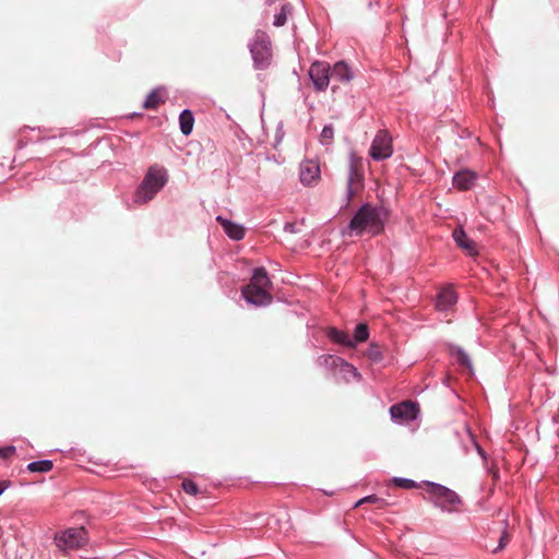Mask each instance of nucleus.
<instances>
[{
    "label": "nucleus",
    "instance_id": "obj_12",
    "mask_svg": "<svg viewBox=\"0 0 559 559\" xmlns=\"http://www.w3.org/2000/svg\"><path fill=\"white\" fill-rule=\"evenodd\" d=\"M457 301V294L451 287L441 289L436 298V308L439 311H448Z\"/></svg>",
    "mask_w": 559,
    "mask_h": 559
},
{
    "label": "nucleus",
    "instance_id": "obj_17",
    "mask_svg": "<svg viewBox=\"0 0 559 559\" xmlns=\"http://www.w3.org/2000/svg\"><path fill=\"white\" fill-rule=\"evenodd\" d=\"M357 168H356V158L355 154L350 153L349 155V166H348V175H347V181H346V193H345V204L344 206H348L350 203V200L354 195V189L353 183L356 177Z\"/></svg>",
    "mask_w": 559,
    "mask_h": 559
},
{
    "label": "nucleus",
    "instance_id": "obj_13",
    "mask_svg": "<svg viewBox=\"0 0 559 559\" xmlns=\"http://www.w3.org/2000/svg\"><path fill=\"white\" fill-rule=\"evenodd\" d=\"M330 74L331 80L337 81V82H349L353 76V70L345 61H337L333 64L332 68H330Z\"/></svg>",
    "mask_w": 559,
    "mask_h": 559
},
{
    "label": "nucleus",
    "instance_id": "obj_34",
    "mask_svg": "<svg viewBox=\"0 0 559 559\" xmlns=\"http://www.w3.org/2000/svg\"><path fill=\"white\" fill-rule=\"evenodd\" d=\"M475 447H476V450H477V453L484 459V460H487V454L486 452L484 451V449L481 447H479L476 442H475Z\"/></svg>",
    "mask_w": 559,
    "mask_h": 559
},
{
    "label": "nucleus",
    "instance_id": "obj_21",
    "mask_svg": "<svg viewBox=\"0 0 559 559\" xmlns=\"http://www.w3.org/2000/svg\"><path fill=\"white\" fill-rule=\"evenodd\" d=\"M52 467L53 462L51 460H38L28 463L26 471L29 473H48Z\"/></svg>",
    "mask_w": 559,
    "mask_h": 559
},
{
    "label": "nucleus",
    "instance_id": "obj_38",
    "mask_svg": "<svg viewBox=\"0 0 559 559\" xmlns=\"http://www.w3.org/2000/svg\"><path fill=\"white\" fill-rule=\"evenodd\" d=\"M47 139L48 138H39V139L36 140V142H43V141L47 140Z\"/></svg>",
    "mask_w": 559,
    "mask_h": 559
},
{
    "label": "nucleus",
    "instance_id": "obj_33",
    "mask_svg": "<svg viewBox=\"0 0 559 559\" xmlns=\"http://www.w3.org/2000/svg\"><path fill=\"white\" fill-rule=\"evenodd\" d=\"M11 486L10 480H0V496Z\"/></svg>",
    "mask_w": 559,
    "mask_h": 559
},
{
    "label": "nucleus",
    "instance_id": "obj_9",
    "mask_svg": "<svg viewBox=\"0 0 559 559\" xmlns=\"http://www.w3.org/2000/svg\"><path fill=\"white\" fill-rule=\"evenodd\" d=\"M419 414V407L416 402H402L390 407V416L395 424H405L413 421Z\"/></svg>",
    "mask_w": 559,
    "mask_h": 559
},
{
    "label": "nucleus",
    "instance_id": "obj_26",
    "mask_svg": "<svg viewBox=\"0 0 559 559\" xmlns=\"http://www.w3.org/2000/svg\"><path fill=\"white\" fill-rule=\"evenodd\" d=\"M367 357L374 364L381 362L383 359L382 352L377 344H370L367 350Z\"/></svg>",
    "mask_w": 559,
    "mask_h": 559
},
{
    "label": "nucleus",
    "instance_id": "obj_1",
    "mask_svg": "<svg viewBox=\"0 0 559 559\" xmlns=\"http://www.w3.org/2000/svg\"><path fill=\"white\" fill-rule=\"evenodd\" d=\"M389 218V211L382 205L365 202L353 215L347 226L341 230L343 237H361L380 235Z\"/></svg>",
    "mask_w": 559,
    "mask_h": 559
},
{
    "label": "nucleus",
    "instance_id": "obj_14",
    "mask_svg": "<svg viewBox=\"0 0 559 559\" xmlns=\"http://www.w3.org/2000/svg\"><path fill=\"white\" fill-rule=\"evenodd\" d=\"M320 176V167L312 160H306L300 164V181L304 185H311Z\"/></svg>",
    "mask_w": 559,
    "mask_h": 559
},
{
    "label": "nucleus",
    "instance_id": "obj_10",
    "mask_svg": "<svg viewBox=\"0 0 559 559\" xmlns=\"http://www.w3.org/2000/svg\"><path fill=\"white\" fill-rule=\"evenodd\" d=\"M308 75L318 92H323L328 88L331 74L330 66L324 61H314L308 71Z\"/></svg>",
    "mask_w": 559,
    "mask_h": 559
},
{
    "label": "nucleus",
    "instance_id": "obj_15",
    "mask_svg": "<svg viewBox=\"0 0 559 559\" xmlns=\"http://www.w3.org/2000/svg\"><path fill=\"white\" fill-rule=\"evenodd\" d=\"M452 237L455 243L461 249L465 250L469 255H474L477 253L475 242L466 235L463 227H456L452 233Z\"/></svg>",
    "mask_w": 559,
    "mask_h": 559
},
{
    "label": "nucleus",
    "instance_id": "obj_16",
    "mask_svg": "<svg viewBox=\"0 0 559 559\" xmlns=\"http://www.w3.org/2000/svg\"><path fill=\"white\" fill-rule=\"evenodd\" d=\"M477 179V176L474 171L464 169L455 173L453 176V186L460 190H468L471 189Z\"/></svg>",
    "mask_w": 559,
    "mask_h": 559
},
{
    "label": "nucleus",
    "instance_id": "obj_24",
    "mask_svg": "<svg viewBox=\"0 0 559 559\" xmlns=\"http://www.w3.org/2000/svg\"><path fill=\"white\" fill-rule=\"evenodd\" d=\"M368 337H369L368 324L365 322L358 323L354 330V340L353 341L355 342V344L366 342L368 340Z\"/></svg>",
    "mask_w": 559,
    "mask_h": 559
},
{
    "label": "nucleus",
    "instance_id": "obj_5",
    "mask_svg": "<svg viewBox=\"0 0 559 559\" xmlns=\"http://www.w3.org/2000/svg\"><path fill=\"white\" fill-rule=\"evenodd\" d=\"M248 47L255 70H265L271 66L273 57L272 44L264 31L257 29Z\"/></svg>",
    "mask_w": 559,
    "mask_h": 559
},
{
    "label": "nucleus",
    "instance_id": "obj_7",
    "mask_svg": "<svg viewBox=\"0 0 559 559\" xmlns=\"http://www.w3.org/2000/svg\"><path fill=\"white\" fill-rule=\"evenodd\" d=\"M55 539L58 548L66 552L86 545L87 532L83 527L69 528L57 534Z\"/></svg>",
    "mask_w": 559,
    "mask_h": 559
},
{
    "label": "nucleus",
    "instance_id": "obj_36",
    "mask_svg": "<svg viewBox=\"0 0 559 559\" xmlns=\"http://www.w3.org/2000/svg\"><path fill=\"white\" fill-rule=\"evenodd\" d=\"M491 475H492V478L497 479L499 477V472L498 471H490Z\"/></svg>",
    "mask_w": 559,
    "mask_h": 559
},
{
    "label": "nucleus",
    "instance_id": "obj_19",
    "mask_svg": "<svg viewBox=\"0 0 559 559\" xmlns=\"http://www.w3.org/2000/svg\"><path fill=\"white\" fill-rule=\"evenodd\" d=\"M194 124V115L192 110L186 108L179 114V127L183 135L188 136L191 134Z\"/></svg>",
    "mask_w": 559,
    "mask_h": 559
},
{
    "label": "nucleus",
    "instance_id": "obj_32",
    "mask_svg": "<svg viewBox=\"0 0 559 559\" xmlns=\"http://www.w3.org/2000/svg\"><path fill=\"white\" fill-rule=\"evenodd\" d=\"M284 231L289 234H297L299 233V229L297 228V225L293 222H286L284 224Z\"/></svg>",
    "mask_w": 559,
    "mask_h": 559
},
{
    "label": "nucleus",
    "instance_id": "obj_31",
    "mask_svg": "<svg viewBox=\"0 0 559 559\" xmlns=\"http://www.w3.org/2000/svg\"><path fill=\"white\" fill-rule=\"evenodd\" d=\"M507 543H508V534L506 531H503L499 538L498 546L492 550V552L497 554V552L501 551L506 547Z\"/></svg>",
    "mask_w": 559,
    "mask_h": 559
},
{
    "label": "nucleus",
    "instance_id": "obj_29",
    "mask_svg": "<svg viewBox=\"0 0 559 559\" xmlns=\"http://www.w3.org/2000/svg\"><path fill=\"white\" fill-rule=\"evenodd\" d=\"M366 502H369V503H379V502H382L384 503V499L378 497L377 495H368L361 499H359L356 503H355V508L361 506L362 503H366Z\"/></svg>",
    "mask_w": 559,
    "mask_h": 559
},
{
    "label": "nucleus",
    "instance_id": "obj_23",
    "mask_svg": "<svg viewBox=\"0 0 559 559\" xmlns=\"http://www.w3.org/2000/svg\"><path fill=\"white\" fill-rule=\"evenodd\" d=\"M292 10H293V7L290 3L283 4L280 12H277L274 15L273 25L276 27H281V26L285 25V23L287 21V16H288V14L292 13Z\"/></svg>",
    "mask_w": 559,
    "mask_h": 559
},
{
    "label": "nucleus",
    "instance_id": "obj_20",
    "mask_svg": "<svg viewBox=\"0 0 559 559\" xmlns=\"http://www.w3.org/2000/svg\"><path fill=\"white\" fill-rule=\"evenodd\" d=\"M328 337L336 344L347 347H355V342L353 341V338H350V336L347 333L336 328H330L328 330Z\"/></svg>",
    "mask_w": 559,
    "mask_h": 559
},
{
    "label": "nucleus",
    "instance_id": "obj_28",
    "mask_svg": "<svg viewBox=\"0 0 559 559\" xmlns=\"http://www.w3.org/2000/svg\"><path fill=\"white\" fill-rule=\"evenodd\" d=\"M183 491L191 496H197L200 492L199 486L191 479H185L181 484Z\"/></svg>",
    "mask_w": 559,
    "mask_h": 559
},
{
    "label": "nucleus",
    "instance_id": "obj_37",
    "mask_svg": "<svg viewBox=\"0 0 559 559\" xmlns=\"http://www.w3.org/2000/svg\"><path fill=\"white\" fill-rule=\"evenodd\" d=\"M277 0H265V3L267 5H272L274 2H276Z\"/></svg>",
    "mask_w": 559,
    "mask_h": 559
},
{
    "label": "nucleus",
    "instance_id": "obj_30",
    "mask_svg": "<svg viewBox=\"0 0 559 559\" xmlns=\"http://www.w3.org/2000/svg\"><path fill=\"white\" fill-rule=\"evenodd\" d=\"M15 451H16V448L14 445L2 447V448H0V456L2 459H8L11 455H13L15 453Z\"/></svg>",
    "mask_w": 559,
    "mask_h": 559
},
{
    "label": "nucleus",
    "instance_id": "obj_25",
    "mask_svg": "<svg viewBox=\"0 0 559 559\" xmlns=\"http://www.w3.org/2000/svg\"><path fill=\"white\" fill-rule=\"evenodd\" d=\"M392 483L403 489H413V488H419L425 487L421 483H417L414 479L406 478V477H393Z\"/></svg>",
    "mask_w": 559,
    "mask_h": 559
},
{
    "label": "nucleus",
    "instance_id": "obj_2",
    "mask_svg": "<svg viewBox=\"0 0 559 559\" xmlns=\"http://www.w3.org/2000/svg\"><path fill=\"white\" fill-rule=\"evenodd\" d=\"M168 171L164 166L152 165L144 178L136 187L132 201L135 204H145L153 200L168 182Z\"/></svg>",
    "mask_w": 559,
    "mask_h": 559
},
{
    "label": "nucleus",
    "instance_id": "obj_11",
    "mask_svg": "<svg viewBox=\"0 0 559 559\" xmlns=\"http://www.w3.org/2000/svg\"><path fill=\"white\" fill-rule=\"evenodd\" d=\"M216 221L222 225L225 234L233 240H241L246 235V230L242 225L237 224L228 218L221 215L216 217Z\"/></svg>",
    "mask_w": 559,
    "mask_h": 559
},
{
    "label": "nucleus",
    "instance_id": "obj_35",
    "mask_svg": "<svg viewBox=\"0 0 559 559\" xmlns=\"http://www.w3.org/2000/svg\"><path fill=\"white\" fill-rule=\"evenodd\" d=\"M27 145V142L23 141V140H20L16 144L17 146V150H22L24 148L25 146Z\"/></svg>",
    "mask_w": 559,
    "mask_h": 559
},
{
    "label": "nucleus",
    "instance_id": "obj_4",
    "mask_svg": "<svg viewBox=\"0 0 559 559\" xmlns=\"http://www.w3.org/2000/svg\"><path fill=\"white\" fill-rule=\"evenodd\" d=\"M271 285L265 267H255L250 282L242 286L241 296L247 304L254 307H264L272 302V295L267 292Z\"/></svg>",
    "mask_w": 559,
    "mask_h": 559
},
{
    "label": "nucleus",
    "instance_id": "obj_8",
    "mask_svg": "<svg viewBox=\"0 0 559 559\" xmlns=\"http://www.w3.org/2000/svg\"><path fill=\"white\" fill-rule=\"evenodd\" d=\"M369 153L372 159L377 162L385 160L392 156V138L386 131L380 130L376 134L371 143Z\"/></svg>",
    "mask_w": 559,
    "mask_h": 559
},
{
    "label": "nucleus",
    "instance_id": "obj_22",
    "mask_svg": "<svg viewBox=\"0 0 559 559\" xmlns=\"http://www.w3.org/2000/svg\"><path fill=\"white\" fill-rule=\"evenodd\" d=\"M163 90H164V87H155L154 90H152L148 93V95L146 96V98L144 99L142 107L145 109L156 108L163 102V98L159 94V91H163Z\"/></svg>",
    "mask_w": 559,
    "mask_h": 559
},
{
    "label": "nucleus",
    "instance_id": "obj_18",
    "mask_svg": "<svg viewBox=\"0 0 559 559\" xmlns=\"http://www.w3.org/2000/svg\"><path fill=\"white\" fill-rule=\"evenodd\" d=\"M448 349L450 356L455 359L459 366L473 370L471 357L463 347L455 344H449Z\"/></svg>",
    "mask_w": 559,
    "mask_h": 559
},
{
    "label": "nucleus",
    "instance_id": "obj_3",
    "mask_svg": "<svg viewBox=\"0 0 559 559\" xmlns=\"http://www.w3.org/2000/svg\"><path fill=\"white\" fill-rule=\"evenodd\" d=\"M426 488L424 500L443 513H454L463 504L462 498L451 488L431 480H423Z\"/></svg>",
    "mask_w": 559,
    "mask_h": 559
},
{
    "label": "nucleus",
    "instance_id": "obj_27",
    "mask_svg": "<svg viewBox=\"0 0 559 559\" xmlns=\"http://www.w3.org/2000/svg\"><path fill=\"white\" fill-rule=\"evenodd\" d=\"M321 143L323 145H329L334 138V128L332 123L325 124L320 134Z\"/></svg>",
    "mask_w": 559,
    "mask_h": 559
},
{
    "label": "nucleus",
    "instance_id": "obj_6",
    "mask_svg": "<svg viewBox=\"0 0 559 559\" xmlns=\"http://www.w3.org/2000/svg\"><path fill=\"white\" fill-rule=\"evenodd\" d=\"M317 362L319 366H323L328 369H338L340 373L346 382L352 380L358 382L361 380V374L357 368L338 356L330 354L321 355L318 357Z\"/></svg>",
    "mask_w": 559,
    "mask_h": 559
}]
</instances>
